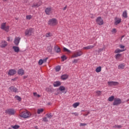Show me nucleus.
Instances as JSON below:
<instances>
[{
    "mask_svg": "<svg viewBox=\"0 0 129 129\" xmlns=\"http://www.w3.org/2000/svg\"><path fill=\"white\" fill-rule=\"evenodd\" d=\"M32 115L31 113L29 112V111H23L20 113L19 116L24 118H29Z\"/></svg>",
    "mask_w": 129,
    "mask_h": 129,
    "instance_id": "f257e3e1",
    "label": "nucleus"
},
{
    "mask_svg": "<svg viewBox=\"0 0 129 129\" xmlns=\"http://www.w3.org/2000/svg\"><path fill=\"white\" fill-rule=\"evenodd\" d=\"M34 33V29L32 28H29L25 30V36L30 37Z\"/></svg>",
    "mask_w": 129,
    "mask_h": 129,
    "instance_id": "f03ea898",
    "label": "nucleus"
},
{
    "mask_svg": "<svg viewBox=\"0 0 129 129\" xmlns=\"http://www.w3.org/2000/svg\"><path fill=\"white\" fill-rule=\"evenodd\" d=\"M84 54L83 51L81 50H78L74 52L73 54L72 55V58H77L78 57H80L83 55Z\"/></svg>",
    "mask_w": 129,
    "mask_h": 129,
    "instance_id": "7ed1b4c3",
    "label": "nucleus"
},
{
    "mask_svg": "<svg viewBox=\"0 0 129 129\" xmlns=\"http://www.w3.org/2000/svg\"><path fill=\"white\" fill-rule=\"evenodd\" d=\"M58 24V21L54 18L49 20L48 21V25L50 26H55Z\"/></svg>",
    "mask_w": 129,
    "mask_h": 129,
    "instance_id": "20e7f679",
    "label": "nucleus"
},
{
    "mask_svg": "<svg viewBox=\"0 0 129 129\" xmlns=\"http://www.w3.org/2000/svg\"><path fill=\"white\" fill-rule=\"evenodd\" d=\"M1 29L6 32H9L10 26L9 25H7V23H3L1 24Z\"/></svg>",
    "mask_w": 129,
    "mask_h": 129,
    "instance_id": "39448f33",
    "label": "nucleus"
},
{
    "mask_svg": "<svg viewBox=\"0 0 129 129\" xmlns=\"http://www.w3.org/2000/svg\"><path fill=\"white\" fill-rule=\"evenodd\" d=\"M121 103H122V100L118 97H116L114 98V101L113 102V105L118 106Z\"/></svg>",
    "mask_w": 129,
    "mask_h": 129,
    "instance_id": "423d86ee",
    "label": "nucleus"
},
{
    "mask_svg": "<svg viewBox=\"0 0 129 129\" xmlns=\"http://www.w3.org/2000/svg\"><path fill=\"white\" fill-rule=\"evenodd\" d=\"M96 22L97 24L100 26L103 25L104 24V21L101 17H97Z\"/></svg>",
    "mask_w": 129,
    "mask_h": 129,
    "instance_id": "0eeeda50",
    "label": "nucleus"
},
{
    "mask_svg": "<svg viewBox=\"0 0 129 129\" xmlns=\"http://www.w3.org/2000/svg\"><path fill=\"white\" fill-rule=\"evenodd\" d=\"M21 37L20 36L15 37L14 40V43L16 46H19L20 42Z\"/></svg>",
    "mask_w": 129,
    "mask_h": 129,
    "instance_id": "6e6552de",
    "label": "nucleus"
},
{
    "mask_svg": "<svg viewBox=\"0 0 129 129\" xmlns=\"http://www.w3.org/2000/svg\"><path fill=\"white\" fill-rule=\"evenodd\" d=\"M6 113L11 115H14L16 113V110L14 109H8L6 110Z\"/></svg>",
    "mask_w": 129,
    "mask_h": 129,
    "instance_id": "1a4fd4ad",
    "label": "nucleus"
},
{
    "mask_svg": "<svg viewBox=\"0 0 129 129\" xmlns=\"http://www.w3.org/2000/svg\"><path fill=\"white\" fill-rule=\"evenodd\" d=\"M45 13L47 15H50L53 13V9L52 8L48 7L45 9Z\"/></svg>",
    "mask_w": 129,
    "mask_h": 129,
    "instance_id": "9d476101",
    "label": "nucleus"
},
{
    "mask_svg": "<svg viewBox=\"0 0 129 129\" xmlns=\"http://www.w3.org/2000/svg\"><path fill=\"white\" fill-rule=\"evenodd\" d=\"M122 22V19L119 17H116L114 19V25L117 26L120 24Z\"/></svg>",
    "mask_w": 129,
    "mask_h": 129,
    "instance_id": "9b49d317",
    "label": "nucleus"
},
{
    "mask_svg": "<svg viewBox=\"0 0 129 129\" xmlns=\"http://www.w3.org/2000/svg\"><path fill=\"white\" fill-rule=\"evenodd\" d=\"M107 83L109 86H115L119 85V82L116 81H108Z\"/></svg>",
    "mask_w": 129,
    "mask_h": 129,
    "instance_id": "f8f14e48",
    "label": "nucleus"
},
{
    "mask_svg": "<svg viewBox=\"0 0 129 129\" xmlns=\"http://www.w3.org/2000/svg\"><path fill=\"white\" fill-rule=\"evenodd\" d=\"M96 46V44H94L93 45H88L86 47H84L83 48V50H89V49H93Z\"/></svg>",
    "mask_w": 129,
    "mask_h": 129,
    "instance_id": "ddd939ff",
    "label": "nucleus"
},
{
    "mask_svg": "<svg viewBox=\"0 0 129 129\" xmlns=\"http://www.w3.org/2000/svg\"><path fill=\"white\" fill-rule=\"evenodd\" d=\"M48 59V57H46L44 59H40L38 61V64L40 66L42 65L44 63H45L47 62V60Z\"/></svg>",
    "mask_w": 129,
    "mask_h": 129,
    "instance_id": "4468645a",
    "label": "nucleus"
},
{
    "mask_svg": "<svg viewBox=\"0 0 129 129\" xmlns=\"http://www.w3.org/2000/svg\"><path fill=\"white\" fill-rule=\"evenodd\" d=\"M17 73V71L15 69H11L8 72V75L14 76Z\"/></svg>",
    "mask_w": 129,
    "mask_h": 129,
    "instance_id": "2eb2a0df",
    "label": "nucleus"
},
{
    "mask_svg": "<svg viewBox=\"0 0 129 129\" xmlns=\"http://www.w3.org/2000/svg\"><path fill=\"white\" fill-rule=\"evenodd\" d=\"M12 49L14 50L15 53H18L20 51V49L19 46H13Z\"/></svg>",
    "mask_w": 129,
    "mask_h": 129,
    "instance_id": "dca6fc26",
    "label": "nucleus"
},
{
    "mask_svg": "<svg viewBox=\"0 0 129 129\" xmlns=\"http://www.w3.org/2000/svg\"><path fill=\"white\" fill-rule=\"evenodd\" d=\"M8 46V42L6 41H2L1 43L0 47L1 48H5Z\"/></svg>",
    "mask_w": 129,
    "mask_h": 129,
    "instance_id": "f3484780",
    "label": "nucleus"
},
{
    "mask_svg": "<svg viewBox=\"0 0 129 129\" xmlns=\"http://www.w3.org/2000/svg\"><path fill=\"white\" fill-rule=\"evenodd\" d=\"M42 5V2L41 1H39L37 4H34L32 6V8H38Z\"/></svg>",
    "mask_w": 129,
    "mask_h": 129,
    "instance_id": "a211bd4d",
    "label": "nucleus"
},
{
    "mask_svg": "<svg viewBox=\"0 0 129 129\" xmlns=\"http://www.w3.org/2000/svg\"><path fill=\"white\" fill-rule=\"evenodd\" d=\"M61 83L60 81H55L53 83V86L54 87H58L61 85Z\"/></svg>",
    "mask_w": 129,
    "mask_h": 129,
    "instance_id": "6ab92c4d",
    "label": "nucleus"
},
{
    "mask_svg": "<svg viewBox=\"0 0 129 129\" xmlns=\"http://www.w3.org/2000/svg\"><path fill=\"white\" fill-rule=\"evenodd\" d=\"M9 89L11 92H18V90L17 88H15L14 86H11L9 87Z\"/></svg>",
    "mask_w": 129,
    "mask_h": 129,
    "instance_id": "aec40b11",
    "label": "nucleus"
},
{
    "mask_svg": "<svg viewBox=\"0 0 129 129\" xmlns=\"http://www.w3.org/2000/svg\"><path fill=\"white\" fill-rule=\"evenodd\" d=\"M18 74L20 75V76H23L25 74V71L23 69H19L18 70Z\"/></svg>",
    "mask_w": 129,
    "mask_h": 129,
    "instance_id": "412c9836",
    "label": "nucleus"
},
{
    "mask_svg": "<svg viewBox=\"0 0 129 129\" xmlns=\"http://www.w3.org/2000/svg\"><path fill=\"white\" fill-rule=\"evenodd\" d=\"M125 67V64L124 63H121L118 65V69L119 70H123Z\"/></svg>",
    "mask_w": 129,
    "mask_h": 129,
    "instance_id": "4be33fe9",
    "label": "nucleus"
},
{
    "mask_svg": "<svg viewBox=\"0 0 129 129\" xmlns=\"http://www.w3.org/2000/svg\"><path fill=\"white\" fill-rule=\"evenodd\" d=\"M121 56H122V54L120 53H117V54H115V59L117 60H120Z\"/></svg>",
    "mask_w": 129,
    "mask_h": 129,
    "instance_id": "5701e85b",
    "label": "nucleus"
},
{
    "mask_svg": "<svg viewBox=\"0 0 129 129\" xmlns=\"http://www.w3.org/2000/svg\"><path fill=\"white\" fill-rule=\"evenodd\" d=\"M59 90L61 92H62V93L64 92V91L66 90V87H64V86H60L59 88H58Z\"/></svg>",
    "mask_w": 129,
    "mask_h": 129,
    "instance_id": "b1692460",
    "label": "nucleus"
},
{
    "mask_svg": "<svg viewBox=\"0 0 129 129\" xmlns=\"http://www.w3.org/2000/svg\"><path fill=\"white\" fill-rule=\"evenodd\" d=\"M122 16V17L124 18L125 19L127 18V12L126 10L123 11Z\"/></svg>",
    "mask_w": 129,
    "mask_h": 129,
    "instance_id": "393cba45",
    "label": "nucleus"
},
{
    "mask_svg": "<svg viewBox=\"0 0 129 129\" xmlns=\"http://www.w3.org/2000/svg\"><path fill=\"white\" fill-rule=\"evenodd\" d=\"M55 51L56 53H60L61 52V49L60 47L56 46L55 47Z\"/></svg>",
    "mask_w": 129,
    "mask_h": 129,
    "instance_id": "a878e982",
    "label": "nucleus"
},
{
    "mask_svg": "<svg viewBox=\"0 0 129 129\" xmlns=\"http://www.w3.org/2000/svg\"><path fill=\"white\" fill-rule=\"evenodd\" d=\"M68 77H69V76L68 75L64 74L61 76V79L63 80H66L68 79Z\"/></svg>",
    "mask_w": 129,
    "mask_h": 129,
    "instance_id": "bb28decb",
    "label": "nucleus"
},
{
    "mask_svg": "<svg viewBox=\"0 0 129 129\" xmlns=\"http://www.w3.org/2000/svg\"><path fill=\"white\" fill-rule=\"evenodd\" d=\"M125 50H121V49H120L119 48H117L114 51V53H120V52H123Z\"/></svg>",
    "mask_w": 129,
    "mask_h": 129,
    "instance_id": "cd10ccee",
    "label": "nucleus"
},
{
    "mask_svg": "<svg viewBox=\"0 0 129 129\" xmlns=\"http://www.w3.org/2000/svg\"><path fill=\"white\" fill-rule=\"evenodd\" d=\"M101 71H102V67L101 66L98 67L95 70L96 72L97 73L101 72Z\"/></svg>",
    "mask_w": 129,
    "mask_h": 129,
    "instance_id": "c85d7f7f",
    "label": "nucleus"
},
{
    "mask_svg": "<svg viewBox=\"0 0 129 129\" xmlns=\"http://www.w3.org/2000/svg\"><path fill=\"white\" fill-rule=\"evenodd\" d=\"M114 96H111L108 98V101L109 102H112L115 99Z\"/></svg>",
    "mask_w": 129,
    "mask_h": 129,
    "instance_id": "c756f323",
    "label": "nucleus"
},
{
    "mask_svg": "<svg viewBox=\"0 0 129 129\" xmlns=\"http://www.w3.org/2000/svg\"><path fill=\"white\" fill-rule=\"evenodd\" d=\"M44 111V109H37V113L38 114H40L41 113H42Z\"/></svg>",
    "mask_w": 129,
    "mask_h": 129,
    "instance_id": "7c9ffc66",
    "label": "nucleus"
},
{
    "mask_svg": "<svg viewBox=\"0 0 129 129\" xmlns=\"http://www.w3.org/2000/svg\"><path fill=\"white\" fill-rule=\"evenodd\" d=\"M80 104V102H75L73 104V107L74 108H76L78 106H79Z\"/></svg>",
    "mask_w": 129,
    "mask_h": 129,
    "instance_id": "2f4dec72",
    "label": "nucleus"
},
{
    "mask_svg": "<svg viewBox=\"0 0 129 129\" xmlns=\"http://www.w3.org/2000/svg\"><path fill=\"white\" fill-rule=\"evenodd\" d=\"M55 70L56 72H59L61 70V67L59 66H56L55 68Z\"/></svg>",
    "mask_w": 129,
    "mask_h": 129,
    "instance_id": "473e14b6",
    "label": "nucleus"
},
{
    "mask_svg": "<svg viewBox=\"0 0 129 129\" xmlns=\"http://www.w3.org/2000/svg\"><path fill=\"white\" fill-rule=\"evenodd\" d=\"M11 127L13 129H19L20 128L19 125H12Z\"/></svg>",
    "mask_w": 129,
    "mask_h": 129,
    "instance_id": "72a5a7b5",
    "label": "nucleus"
},
{
    "mask_svg": "<svg viewBox=\"0 0 129 129\" xmlns=\"http://www.w3.org/2000/svg\"><path fill=\"white\" fill-rule=\"evenodd\" d=\"M63 50L64 52H69V53H71V51L70 49L67 48L65 47H64L63 48Z\"/></svg>",
    "mask_w": 129,
    "mask_h": 129,
    "instance_id": "f704fd0d",
    "label": "nucleus"
},
{
    "mask_svg": "<svg viewBox=\"0 0 129 129\" xmlns=\"http://www.w3.org/2000/svg\"><path fill=\"white\" fill-rule=\"evenodd\" d=\"M33 96L35 97H37V98L40 97V95L39 94H38L37 92H33Z\"/></svg>",
    "mask_w": 129,
    "mask_h": 129,
    "instance_id": "c9c22d12",
    "label": "nucleus"
},
{
    "mask_svg": "<svg viewBox=\"0 0 129 129\" xmlns=\"http://www.w3.org/2000/svg\"><path fill=\"white\" fill-rule=\"evenodd\" d=\"M111 32L113 34H116L117 32V30L116 28H113L112 30H111Z\"/></svg>",
    "mask_w": 129,
    "mask_h": 129,
    "instance_id": "e433bc0d",
    "label": "nucleus"
},
{
    "mask_svg": "<svg viewBox=\"0 0 129 129\" xmlns=\"http://www.w3.org/2000/svg\"><path fill=\"white\" fill-rule=\"evenodd\" d=\"M52 36V34L51 33H47L46 34H45V37H50Z\"/></svg>",
    "mask_w": 129,
    "mask_h": 129,
    "instance_id": "4c0bfd02",
    "label": "nucleus"
},
{
    "mask_svg": "<svg viewBox=\"0 0 129 129\" xmlns=\"http://www.w3.org/2000/svg\"><path fill=\"white\" fill-rule=\"evenodd\" d=\"M61 58L62 59V61H64L65 60L67 59V57L65 55H63L61 56Z\"/></svg>",
    "mask_w": 129,
    "mask_h": 129,
    "instance_id": "58836bf2",
    "label": "nucleus"
},
{
    "mask_svg": "<svg viewBox=\"0 0 129 129\" xmlns=\"http://www.w3.org/2000/svg\"><path fill=\"white\" fill-rule=\"evenodd\" d=\"M114 128H121L122 127V126L121 125H114L113 126Z\"/></svg>",
    "mask_w": 129,
    "mask_h": 129,
    "instance_id": "ea45409f",
    "label": "nucleus"
},
{
    "mask_svg": "<svg viewBox=\"0 0 129 129\" xmlns=\"http://www.w3.org/2000/svg\"><path fill=\"white\" fill-rule=\"evenodd\" d=\"M32 18V16L30 15L26 16V19L30 20Z\"/></svg>",
    "mask_w": 129,
    "mask_h": 129,
    "instance_id": "a19ab883",
    "label": "nucleus"
},
{
    "mask_svg": "<svg viewBox=\"0 0 129 129\" xmlns=\"http://www.w3.org/2000/svg\"><path fill=\"white\" fill-rule=\"evenodd\" d=\"M46 116L49 119H51L52 117V115H51V114H46Z\"/></svg>",
    "mask_w": 129,
    "mask_h": 129,
    "instance_id": "79ce46f5",
    "label": "nucleus"
},
{
    "mask_svg": "<svg viewBox=\"0 0 129 129\" xmlns=\"http://www.w3.org/2000/svg\"><path fill=\"white\" fill-rule=\"evenodd\" d=\"M42 120L44 122H47V121H48V120L47 117H44V118H42Z\"/></svg>",
    "mask_w": 129,
    "mask_h": 129,
    "instance_id": "37998d69",
    "label": "nucleus"
},
{
    "mask_svg": "<svg viewBox=\"0 0 129 129\" xmlns=\"http://www.w3.org/2000/svg\"><path fill=\"white\" fill-rule=\"evenodd\" d=\"M46 91H47V92H51V91H52V89H51V88H50L47 87V88H46Z\"/></svg>",
    "mask_w": 129,
    "mask_h": 129,
    "instance_id": "c03bdc74",
    "label": "nucleus"
},
{
    "mask_svg": "<svg viewBox=\"0 0 129 129\" xmlns=\"http://www.w3.org/2000/svg\"><path fill=\"white\" fill-rule=\"evenodd\" d=\"M96 94L98 95V96H100L102 94V91H96Z\"/></svg>",
    "mask_w": 129,
    "mask_h": 129,
    "instance_id": "a18cd8bd",
    "label": "nucleus"
},
{
    "mask_svg": "<svg viewBox=\"0 0 129 129\" xmlns=\"http://www.w3.org/2000/svg\"><path fill=\"white\" fill-rule=\"evenodd\" d=\"M89 17L91 19H94L95 18V16L93 14H90L89 15Z\"/></svg>",
    "mask_w": 129,
    "mask_h": 129,
    "instance_id": "49530a36",
    "label": "nucleus"
},
{
    "mask_svg": "<svg viewBox=\"0 0 129 129\" xmlns=\"http://www.w3.org/2000/svg\"><path fill=\"white\" fill-rule=\"evenodd\" d=\"M15 98L19 101L21 100V98L19 96H15Z\"/></svg>",
    "mask_w": 129,
    "mask_h": 129,
    "instance_id": "de8ad7c7",
    "label": "nucleus"
},
{
    "mask_svg": "<svg viewBox=\"0 0 129 129\" xmlns=\"http://www.w3.org/2000/svg\"><path fill=\"white\" fill-rule=\"evenodd\" d=\"M87 125V124H86V123H80V126H86Z\"/></svg>",
    "mask_w": 129,
    "mask_h": 129,
    "instance_id": "09e8293b",
    "label": "nucleus"
},
{
    "mask_svg": "<svg viewBox=\"0 0 129 129\" xmlns=\"http://www.w3.org/2000/svg\"><path fill=\"white\" fill-rule=\"evenodd\" d=\"M103 50H104V49H103V48H99V49H98V53H100V52L103 51Z\"/></svg>",
    "mask_w": 129,
    "mask_h": 129,
    "instance_id": "8fccbe9b",
    "label": "nucleus"
},
{
    "mask_svg": "<svg viewBox=\"0 0 129 129\" xmlns=\"http://www.w3.org/2000/svg\"><path fill=\"white\" fill-rule=\"evenodd\" d=\"M72 114L74 115L75 116H79V114L77 112L75 113H72Z\"/></svg>",
    "mask_w": 129,
    "mask_h": 129,
    "instance_id": "3c124183",
    "label": "nucleus"
},
{
    "mask_svg": "<svg viewBox=\"0 0 129 129\" xmlns=\"http://www.w3.org/2000/svg\"><path fill=\"white\" fill-rule=\"evenodd\" d=\"M120 48L121 49H124L125 48V46L123 45H120Z\"/></svg>",
    "mask_w": 129,
    "mask_h": 129,
    "instance_id": "603ef678",
    "label": "nucleus"
},
{
    "mask_svg": "<svg viewBox=\"0 0 129 129\" xmlns=\"http://www.w3.org/2000/svg\"><path fill=\"white\" fill-rule=\"evenodd\" d=\"M78 59H75L73 60V63H78Z\"/></svg>",
    "mask_w": 129,
    "mask_h": 129,
    "instance_id": "864d4df0",
    "label": "nucleus"
},
{
    "mask_svg": "<svg viewBox=\"0 0 129 129\" xmlns=\"http://www.w3.org/2000/svg\"><path fill=\"white\" fill-rule=\"evenodd\" d=\"M7 41H8V42H10V38L9 37H8L7 38Z\"/></svg>",
    "mask_w": 129,
    "mask_h": 129,
    "instance_id": "5fc2aeb1",
    "label": "nucleus"
},
{
    "mask_svg": "<svg viewBox=\"0 0 129 129\" xmlns=\"http://www.w3.org/2000/svg\"><path fill=\"white\" fill-rule=\"evenodd\" d=\"M90 112H88L87 114H84V116H88L90 114Z\"/></svg>",
    "mask_w": 129,
    "mask_h": 129,
    "instance_id": "6e6d98bb",
    "label": "nucleus"
},
{
    "mask_svg": "<svg viewBox=\"0 0 129 129\" xmlns=\"http://www.w3.org/2000/svg\"><path fill=\"white\" fill-rule=\"evenodd\" d=\"M67 9V6H66V7H64L63 8V11H66Z\"/></svg>",
    "mask_w": 129,
    "mask_h": 129,
    "instance_id": "4d7b16f0",
    "label": "nucleus"
},
{
    "mask_svg": "<svg viewBox=\"0 0 129 129\" xmlns=\"http://www.w3.org/2000/svg\"><path fill=\"white\" fill-rule=\"evenodd\" d=\"M124 37V35H123L121 37V41H122V39Z\"/></svg>",
    "mask_w": 129,
    "mask_h": 129,
    "instance_id": "13d9d810",
    "label": "nucleus"
},
{
    "mask_svg": "<svg viewBox=\"0 0 129 129\" xmlns=\"http://www.w3.org/2000/svg\"><path fill=\"white\" fill-rule=\"evenodd\" d=\"M35 128H36V129H38V127L37 126H35Z\"/></svg>",
    "mask_w": 129,
    "mask_h": 129,
    "instance_id": "bf43d9fd",
    "label": "nucleus"
},
{
    "mask_svg": "<svg viewBox=\"0 0 129 129\" xmlns=\"http://www.w3.org/2000/svg\"><path fill=\"white\" fill-rule=\"evenodd\" d=\"M12 80L13 81H15L16 79H12Z\"/></svg>",
    "mask_w": 129,
    "mask_h": 129,
    "instance_id": "052dcab7",
    "label": "nucleus"
},
{
    "mask_svg": "<svg viewBox=\"0 0 129 129\" xmlns=\"http://www.w3.org/2000/svg\"><path fill=\"white\" fill-rule=\"evenodd\" d=\"M3 2H7L8 0H2Z\"/></svg>",
    "mask_w": 129,
    "mask_h": 129,
    "instance_id": "680f3d73",
    "label": "nucleus"
},
{
    "mask_svg": "<svg viewBox=\"0 0 129 129\" xmlns=\"http://www.w3.org/2000/svg\"><path fill=\"white\" fill-rule=\"evenodd\" d=\"M126 102H128V101H129V98H128V99H127V100H126Z\"/></svg>",
    "mask_w": 129,
    "mask_h": 129,
    "instance_id": "e2e57ef3",
    "label": "nucleus"
},
{
    "mask_svg": "<svg viewBox=\"0 0 129 129\" xmlns=\"http://www.w3.org/2000/svg\"><path fill=\"white\" fill-rule=\"evenodd\" d=\"M8 129H11V128H9Z\"/></svg>",
    "mask_w": 129,
    "mask_h": 129,
    "instance_id": "0e129e2a",
    "label": "nucleus"
},
{
    "mask_svg": "<svg viewBox=\"0 0 129 129\" xmlns=\"http://www.w3.org/2000/svg\"><path fill=\"white\" fill-rule=\"evenodd\" d=\"M62 129H63V128H62Z\"/></svg>",
    "mask_w": 129,
    "mask_h": 129,
    "instance_id": "69168bd1",
    "label": "nucleus"
}]
</instances>
